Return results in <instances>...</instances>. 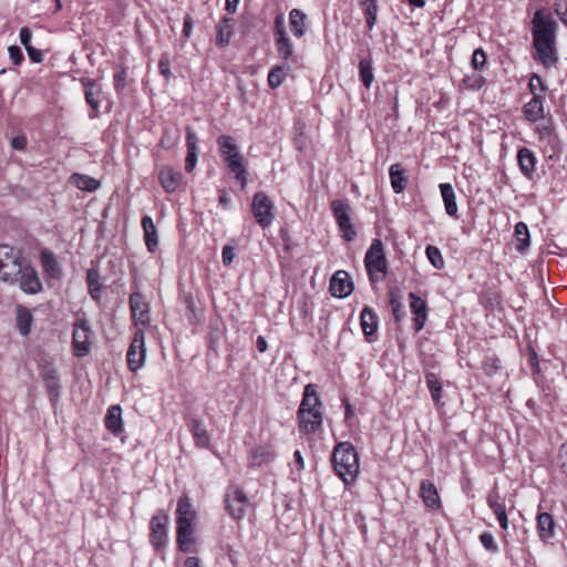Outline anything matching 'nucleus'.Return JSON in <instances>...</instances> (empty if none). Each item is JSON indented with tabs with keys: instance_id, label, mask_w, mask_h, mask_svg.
<instances>
[{
	"instance_id": "1",
	"label": "nucleus",
	"mask_w": 567,
	"mask_h": 567,
	"mask_svg": "<svg viewBox=\"0 0 567 567\" xmlns=\"http://www.w3.org/2000/svg\"><path fill=\"white\" fill-rule=\"evenodd\" d=\"M558 24L548 9L542 8L534 12L532 19L533 47L537 59L546 68L556 65V33Z\"/></svg>"
},
{
	"instance_id": "2",
	"label": "nucleus",
	"mask_w": 567,
	"mask_h": 567,
	"mask_svg": "<svg viewBox=\"0 0 567 567\" xmlns=\"http://www.w3.org/2000/svg\"><path fill=\"white\" fill-rule=\"evenodd\" d=\"M332 464L343 483L351 484L359 473V457L354 446L349 442L338 443L332 452Z\"/></svg>"
},
{
	"instance_id": "3",
	"label": "nucleus",
	"mask_w": 567,
	"mask_h": 567,
	"mask_svg": "<svg viewBox=\"0 0 567 567\" xmlns=\"http://www.w3.org/2000/svg\"><path fill=\"white\" fill-rule=\"evenodd\" d=\"M216 143L229 172L234 174L235 178L240 182L241 187L245 188L247 184V172L244 157L239 153L235 138L230 135H220Z\"/></svg>"
},
{
	"instance_id": "4",
	"label": "nucleus",
	"mask_w": 567,
	"mask_h": 567,
	"mask_svg": "<svg viewBox=\"0 0 567 567\" xmlns=\"http://www.w3.org/2000/svg\"><path fill=\"white\" fill-rule=\"evenodd\" d=\"M21 252L8 245H0V280L13 284L23 271Z\"/></svg>"
},
{
	"instance_id": "5",
	"label": "nucleus",
	"mask_w": 567,
	"mask_h": 567,
	"mask_svg": "<svg viewBox=\"0 0 567 567\" xmlns=\"http://www.w3.org/2000/svg\"><path fill=\"white\" fill-rule=\"evenodd\" d=\"M364 266L371 281L380 280V276H377V274H386L388 261L381 239L372 240L364 256Z\"/></svg>"
},
{
	"instance_id": "6",
	"label": "nucleus",
	"mask_w": 567,
	"mask_h": 567,
	"mask_svg": "<svg viewBox=\"0 0 567 567\" xmlns=\"http://www.w3.org/2000/svg\"><path fill=\"white\" fill-rule=\"evenodd\" d=\"M331 210L346 241H352L357 231L351 223V207L342 199H334L331 202Z\"/></svg>"
},
{
	"instance_id": "7",
	"label": "nucleus",
	"mask_w": 567,
	"mask_h": 567,
	"mask_svg": "<svg viewBox=\"0 0 567 567\" xmlns=\"http://www.w3.org/2000/svg\"><path fill=\"white\" fill-rule=\"evenodd\" d=\"M251 212L256 223L261 228H268L274 223V203L266 193L257 192L254 195Z\"/></svg>"
},
{
	"instance_id": "8",
	"label": "nucleus",
	"mask_w": 567,
	"mask_h": 567,
	"mask_svg": "<svg viewBox=\"0 0 567 567\" xmlns=\"http://www.w3.org/2000/svg\"><path fill=\"white\" fill-rule=\"evenodd\" d=\"M248 505V497L243 488L231 485L226 489L225 507L234 519H241Z\"/></svg>"
},
{
	"instance_id": "9",
	"label": "nucleus",
	"mask_w": 567,
	"mask_h": 567,
	"mask_svg": "<svg viewBox=\"0 0 567 567\" xmlns=\"http://www.w3.org/2000/svg\"><path fill=\"white\" fill-rule=\"evenodd\" d=\"M93 332L85 319L76 320L74 323L72 344L76 357H85L91 349V337Z\"/></svg>"
},
{
	"instance_id": "10",
	"label": "nucleus",
	"mask_w": 567,
	"mask_h": 567,
	"mask_svg": "<svg viewBox=\"0 0 567 567\" xmlns=\"http://www.w3.org/2000/svg\"><path fill=\"white\" fill-rule=\"evenodd\" d=\"M168 516L163 512H157L151 519L150 540L156 551H162L167 544V524Z\"/></svg>"
},
{
	"instance_id": "11",
	"label": "nucleus",
	"mask_w": 567,
	"mask_h": 567,
	"mask_svg": "<svg viewBox=\"0 0 567 567\" xmlns=\"http://www.w3.org/2000/svg\"><path fill=\"white\" fill-rule=\"evenodd\" d=\"M146 357V348H145V340H144V332L137 331L128 347L127 353H126V360H127V367L132 372H136L140 370L145 362Z\"/></svg>"
},
{
	"instance_id": "12",
	"label": "nucleus",
	"mask_w": 567,
	"mask_h": 567,
	"mask_svg": "<svg viewBox=\"0 0 567 567\" xmlns=\"http://www.w3.org/2000/svg\"><path fill=\"white\" fill-rule=\"evenodd\" d=\"M130 308L135 324L146 326L150 322V306L141 292L131 293Z\"/></svg>"
},
{
	"instance_id": "13",
	"label": "nucleus",
	"mask_w": 567,
	"mask_h": 567,
	"mask_svg": "<svg viewBox=\"0 0 567 567\" xmlns=\"http://www.w3.org/2000/svg\"><path fill=\"white\" fill-rule=\"evenodd\" d=\"M329 290L333 297H348L353 290V284L349 274L344 270L336 271L330 280Z\"/></svg>"
},
{
	"instance_id": "14",
	"label": "nucleus",
	"mask_w": 567,
	"mask_h": 567,
	"mask_svg": "<svg viewBox=\"0 0 567 567\" xmlns=\"http://www.w3.org/2000/svg\"><path fill=\"white\" fill-rule=\"evenodd\" d=\"M410 309L413 315V324L416 332L421 331L427 320V305L424 299L414 292L409 293Z\"/></svg>"
},
{
	"instance_id": "15",
	"label": "nucleus",
	"mask_w": 567,
	"mask_h": 567,
	"mask_svg": "<svg viewBox=\"0 0 567 567\" xmlns=\"http://www.w3.org/2000/svg\"><path fill=\"white\" fill-rule=\"evenodd\" d=\"M194 520L188 519H177V545L181 551L190 553L194 551L195 548H192V544L194 543Z\"/></svg>"
},
{
	"instance_id": "16",
	"label": "nucleus",
	"mask_w": 567,
	"mask_h": 567,
	"mask_svg": "<svg viewBox=\"0 0 567 567\" xmlns=\"http://www.w3.org/2000/svg\"><path fill=\"white\" fill-rule=\"evenodd\" d=\"M18 281L22 291L29 295H35L42 290V282L38 272L30 265L23 266V271L19 275Z\"/></svg>"
},
{
	"instance_id": "17",
	"label": "nucleus",
	"mask_w": 567,
	"mask_h": 567,
	"mask_svg": "<svg viewBox=\"0 0 567 567\" xmlns=\"http://www.w3.org/2000/svg\"><path fill=\"white\" fill-rule=\"evenodd\" d=\"M81 83L84 87L85 101L94 112V114H91L90 116L95 117L100 107L102 87L95 80L90 78H82Z\"/></svg>"
},
{
	"instance_id": "18",
	"label": "nucleus",
	"mask_w": 567,
	"mask_h": 567,
	"mask_svg": "<svg viewBox=\"0 0 567 567\" xmlns=\"http://www.w3.org/2000/svg\"><path fill=\"white\" fill-rule=\"evenodd\" d=\"M322 402L318 395L317 388L315 384H307L303 390L301 403L299 405L297 415L303 413H310L313 411L321 410Z\"/></svg>"
},
{
	"instance_id": "19",
	"label": "nucleus",
	"mask_w": 567,
	"mask_h": 567,
	"mask_svg": "<svg viewBox=\"0 0 567 567\" xmlns=\"http://www.w3.org/2000/svg\"><path fill=\"white\" fill-rule=\"evenodd\" d=\"M187 426L193 435L195 445L199 449H208L210 445V435L204 424V421L199 417H192L187 422Z\"/></svg>"
},
{
	"instance_id": "20",
	"label": "nucleus",
	"mask_w": 567,
	"mask_h": 567,
	"mask_svg": "<svg viewBox=\"0 0 567 567\" xmlns=\"http://www.w3.org/2000/svg\"><path fill=\"white\" fill-rule=\"evenodd\" d=\"M298 417V429L299 432L303 434H313L316 433L321 424H322V411H313L310 413H303L297 415Z\"/></svg>"
},
{
	"instance_id": "21",
	"label": "nucleus",
	"mask_w": 567,
	"mask_h": 567,
	"mask_svg": "<svg viewBox=\"0 0 567 567\" xmlns=\"http://www.w3.org/2000/svg\"><path fill=\"white\" fill-rule=\"evenodd\" d=\"M40 374L50 395L58 396L60 391V379L54 365L51 362L41 364Z\"/></svg>"
},
{
	"instance_id": "22",
	"label": "nucleus",
	"mask_w": 567,
	"mask_h": 567,
	"mask_svg": "<svg viewBox=\"0 0 567 567\" xmlns=\"http://www.w3.org/2000/svg\"><path fill=\"white\" fill-rule=\"evenodd\" d=\"M523 113L528 122L536 123L544 120V95L535 94L523 107Z\"/></svg>"
},
{
	"instance_id": "23",
	"label": "nucleus",
	"mask_w": 567,
	"mask_h": 567,
	"mask_svg": "<svg viewBox=\"0 0 567 567\" xmlns=\"http://www.w3.org/2000/svg\"><path fill=\"white\" fill-rule=\"evenodd\" d=\"M158 178L165 192L174 193L179 187L183 175L172 167H163L159 171Z\"/></svg>"
},
{
	"instance_id": "24",
	"label": "nucleus",
	"mask_w": 567,
	"mask_h": 567,
	"mask_svg": "<svg viewBox=\"0 0 567 567\" xmlns=\"http://www.w3.org/2000/svg\"><path fill=\"white\" fill-rule=\"evenodd\" d=\"M420 496L424 505L432 509H439L441 507V499L435 485L425 480L421 482Z\"/></svg>"
},
{
	"instance_id": "25",
	"label": "nucleus",
	"mask_w": 567,
	"mask_h": 567,
	"mask_svg": "<svg viewBox=\"0 0 567 567\" xmlns=\"http://www.w3.org/2000/svg\"><path fill=\"white\" fill-rule=\"evenodd\" d=\"M517 163L522 174L527 178H532L537 163L534 153L527 147L519 148L517 152Z\"/></svg>"
},
{
	"instance_id": "26",
	"label": "nucleus",
	"mask_w": 567,
	"mask_h": 567,
	"mask_svg": "<svg viewBox=\"0 0 567 567\" xmlns=\"http://www.w3.org/2000/svg\"><path fill=\"white\" fill-rule=\"evenodd\" d=\"M105 427L114 435H118L123 429L122 409L120 405H111L104 417Z\"/></svg>"
},
{
	"instance_id": "27",
	"label": "nucleus",
	"mask_w": 567,
	"mask_h": 567,
	"mask_svg": "<svg viewBox=\"0 0 567 567\" xmlns=\"http://www.w3.org/2000/svg\"><path fill=\"white\" fill-rule=\"evenodd\" d=\"M186 146H187V155L185 159V171L187 173L193 172L197 163V142L198 138L195 132L190 128H186Z\"/></svg>"
},
{
	"instance_id": "28",
	"label": "nucleus",
	"mask_w": 567,
	"mask_h": 567,
	"mask_svg": "<svg viewBox=\"0 0 567 567\" xmlns=\"http://www.w3.org/2000/svg\"><path fill=\"white\" fill-rule=\"evenodd\" d=\"M40 258L43 270L50 278L60 279L62 277V269L52 251L48 249L42 250Z\"/></svg>"
},
{
	"instance_id": "29",
	"label": "nucleus",
	"mask_w": 567,
	"mask_h": 567,
	"mask_svg": "<svg viewBox=\"0 0 567 567\" xmlns=\"http://www.w3.org/2000/svg\"><path fill=\"white\" fill-rule=\"evenodd\" d=\"M233 34V19L224 17L216 27V44L221 48L228 45Z\"/></svg>"
},
{
	"instance_id": "30",
	"label": "nucleus",
	"mask_w": 567,
	"mask_h": 567,
	"mask_svg": "<svg viewBox=\"0 0 567 567\" xmlns=\"http://www.w3.org/2000/svg\"><path fill=\"white\" fill-rule=\"evenodd\" d=\"M389 176L391 187L395 194H401L406 187L408 178L401 164L395 163L390 166Z\"/></svg>"
},
{
	"instance_id": "31",
	"label": "nucleus",
	"mask_w": 567,
	"mask_h": 567,
	"mask_svg": "<svg viewBox=\"0 0 567 567\" xmlns=\"http://www.w3.org/2000/svg\"><path fill=\"white\" fill-rule=\"evenodd\" d=\"M142 228L144 231L145 245L148 251L154 252L157 249L158 240H157V231L155 224L151 216H144L142 218Z\"/></svg>"
},
{
	"instance_id": "32",
	"label": "nucleus",
	"mask_w": 567,
	"mask_h": 567,
	"mask_svg": "<svg viewBox=\"0 0 567 567\" xmlns=\"http://www.w3.org/2000/svg\"><path fill=\"white\" fill-rule=\"evenodd\" d=\"M441 195L444 202L445 212L449 216L457 218V204L454 189L451 184H440Z\"/></svg>"
},
{
	"instance_id": "33",
	"label": "nucleus",
	"mask_w": 567,
	"mask_h": 567,
	"mask_svg": "<svg viewBox=\"0 0 567 567\" xmlns=\"http://www.w3.org/2000/svg\"><path fill=\"white\" fill-rule=\"evenodd\" d=\"M555 526L554 518L550 514L540 513L537 515V530L542 540L546 542L554 536Z\"/></svg>"
},
{
	"instance_id": "34",
	"label": "nucleus",
	"mask_w": 567,
	"mask_h": 567,
	"mask_svg": "<svg viewBox=\"0 0 567 567\" xmlns=\"http://www.w3.org/2000/svg\"><path fill=\"white\" fill-rule=\"evenodd\" d=\"M362 331L367 338L371 337L378 329V317L370 307H364L360 315Z\"/></svg>"
},
{
	"instance_id": "35",
	"label": "nucleus",
	"mask_w": 567,
	"mask_h": 567,
	"mask_svg": "<svg viewBox=\"0 0 567 567\" xmlns=\"http://www.w3.org/2000/svg\"><path fill=\"white\" fill-rule=\"evenodd\" d=\"M17 328L21 336L27 337L31 332L32 323H33V316L31 311L23 307L18 306L17 308Z\"/></svg>"
},
{
	"instance_id": "36",
	"label": "nucleus",
	"mask_w": 567,
	"mask_h": 567,
	"mask_svg": "<svg viewBox=\"0 0 567 567\" xmlns=\"http://www.w3.org/2000/svg\"><path fill=\"white\" fill-rule=\"evenodd\" d=\"M359 6L364 13L368 29L373 30L379 10L377 0H359Z\"/></svg>"
},
{
	"instance_id": "37",
	"label": "nucleus",
	"mask_w": 567,
	"mask_h": 567,
	"mask_svg": "<svg viewBox=\"0 0 567 567\" xmlns=\"http://www.w3.org/2000/svg\"><path fill=\"white\" fill-rule=\"evenodd\" d=\"M305 20L306 14L301 10L292 9L289 12L290 30L296 38H301L305 35Z\"/></svg>"
},
{
	"instance_id": "38",
	"label": "nucleus",
	"mask_w": 567,
	"mask_h": 567,
	"mask_svg": "<svg viewBox=\"0 0 567 567\" xmlns=\"http://www.w3.org/2000/svg\"><path fill=\"white\" fill-rule=\"evenodd\" d=\"M250 457L251 465L260 467L272 462L275 460V453L267 446H258L251 451Z\"/></svg>"
},
{
	"instance_id": "39",
	"label": "nucleus",
	"mask_w": 567,
	"mask_h": 567,
	"mask_svg": "<svg viewBox=\"0 0 567 567\" xmlns=\"http://www.w3.org/2000/svg\"><path fill=\"white\" fill-rule=\"evenodd\" d=\"M401 299H402V297H401V292L399 289L395 288V289L390 290L389 305L391 307L393 317L396 322H400L405 316L404 306H403Z\"/></svg>"
},
{
	"instance_id": "40",
	"label": "nucleus",
	"mask_w": 567,
	"mask_h": 567,
	"mask_svg": "<svg viewBox=\"0 0 567 567\" xmlns=\"http://www.w3.org/2000/svg\"><path fill=\"white\" fill-rule=\"evenodd\" d=\"M290 70L289 65L288 64H282V65H276L274 66L269 73H268V85L271 87V89H277L279 87L284 81H285V78L288 73V71Z\"/></svg>"
},
{
	"instance_id": "41",
	"label": "nucleus",
	"mask_w": 567,
	"mask_h": 567,
	"mask_svg": "<svg viewBox=\"0 0 567 567\" xmlns=\"http://www.w3.org/2000/svg\"><path fill=\"white\" fill-rule=\"evenodd\" d=\"M425 382L431 393L433 402L439 405L442 396V384L437 375L434 372H427L425 374Z\"/></svg>"
},
{
	"instance_id": "42",
	"label": "nucleus",
	"mask_w": 567,
	"mask_h": 567,
	"mask_svg": "<svg viewBox=\"0 0 567 567\" xmlns=\"http://www.w3.org/2000/svg\"><path fill=\"white\" fill-rule=\"evenodd\" d=\"M73 184L82 190L94 192L100 187V182L87 175L74 173L71 176Z\"/></svg>"
},
{
	"instance_id": "43",
	"label": "nucleus",
	"mask_w": 567,
	"mask_h": 567,
	"mask_svg": "<svg viewBox=\"0 0 567 567\" xmlns=\"http://www.w3.org/2000/svg\"><path fill=\"white\" fill-rule=\"evenodd\" d=\"M275 45L278 55L285 60H291L293 58V44L288 35L275 39Z\"/></svg>"
},
{
	"instance_id": "44",
	"label": "nucleus",
	"mask_w": 567,
	"mask_h": 567,
	"mask_svg": "<svg viewBox=\"0 0 567 567\" xmlns=\"http://www.w3.org/2000/svg\"><path fill=\"white\" fill-rule=\"evenodd\" d=\"M542 122L536 126V133L538 134L539 141L553 144L556 140L554 134V126L550 120H540Z\"/></svg>"
},
{
	"instance_id": "45",
	"label": "nucleus",
	"mask_w": 567,
	"mask_h": 567,
	"mask_svg": "<svg viewBox=\"0 0 567 567\" xmlns=\"http://www.w3.org/2000/svg\"><path fill=\"white\" fill-rule=\"evenodd\" d=\"M359 73H360V80L362 81L363 85L367 89H370V86L374 80L372 60L370 58L360 60Z\"/></svg>"
},
{
	"instance_id": "46",
	"label": "nucleus",
	"mask_w": 567,
	"mask_h": 567,
	"mask_svg": "<svg viewBox=\"0 0 567 567\" xmlns=\"http://www.w3.org/2000/svg\"><path fill=\"white\" fill-rule=\"evenodd\" d=\"M195 513L192 508L190 501L187 496L181 497L177 503L176 508V520L177 519H188L194 520Z\"/></svg>"
},
{
	"instance_id": "47",
	"label": "nucleus",
	"mask_w": 567,
	"mask_h": 567,
	"mask_svg": "<svg viewBox=\"0 0 567 567\" xmlns=\"http://www.w3.org/2000/svg\"><path fill=\"white\" fill-rule=\"evenodd\" d=\"M515 237L519 243L517 250L523 251L529 246V230L524 221H519L515 225Z\"/></svg>"
},
{
	"instance_id": "48",
	"label": "nucleus",
	"mask_w": 567,
	"mask_h": 567,
	"mask_svg": "<svg viewBox=\"0 0 567 567\" xmlns=\"http://www.w3.org/2000/svg\"><path fill=\"white\" fill-rule=\"evenodd\" d=\"M425 252L429 261L435 269L441 270L444 268V258L437 247L430 245L426 247Z\"/></svg>"
},
{
	"instance_id": "49",
	"label": "nucleus",
	"mask_w": 567,
	"mask_h": 567,
	"mask_svg": "<svg viewBox=\"0 0 567 567\" xmlns=\"http://www.w3.org/2000/svg\"><path fill=\"white\" fill-rule=\"evenodd\" d=\"M86 281L90 290V295L94 300L100 299L101 285L99 282L97 272L94 269H89L86 275Z\"/></svg>"
},
{
	"instance_id": "50",
	"label": "nucleus",
	"mask_w": 567,
	"mask_h": 567,
	"mask_svg": "<svg viewBox=\"0 0 567 567\" xmlns=\"http://www.w3.org/2000/svg\"><path fill=\"white\" fill-rule=\"evenodd\" d=\"M487 504L489 508L493 511L496 518L504 516L506 513L505 505L501 502V497L498 494L492 493L487 497Z\"/></svg>"
},
{
	"instance_id": "51",
	"label": "nucleus",
	"mask_w": 567,
	"mask_h": 567,
	"mask_svg": "<svg viewBox=\"0 0 567 567\" xmlns=\"http://www.w3.org/2000/svg\"><path fill=\"white\" fill-rule=\"evenodd\" d=\"M480 542L482 546L491 554H497L499 551L498 545L492 533L484 532L480 535Z\"/></svg>"
},
{
	"instance_id": "52",
	"label": "nucleus",
	"mask_w": 567,
	"mask_h": 567,
	"mask_svg": "<svg viewBox=\"0 0 567 567\" xmlns=\"http://www.w3.org/2000/svg\"><path fill=\"white\" fill-rule=\"evenodd\" d=\"M463 84L466 89L476 91L485 85V79L480 74H471L463 79Z\"/></svg>"
},
{
	"instance_id": "53",
	"label": "nucleus",
	"mask_w": 567,
	"mask_h": 567,
	"mask_svg": "<svg viewBox=\"0 0 567 567\" xmlns=\"http://www.w3.org/2000/svg\"><path fill=\"white\" fill-rule=\"evenodd\" d=\"M487 56L482 48L476 49L473 52L471 64L474 70L482 71L486 65Z\"/></svg>"
},
{
	"instance_id": "54",
	"label": "nucleus",
	"mask_w": 567,
	"mask_h": 567,
	"mask_svg": "<svg viewBox=\"0 0 567 567\" xmlns=\"http://www.w3.org/2000/svg\"><path fill=\"white\" fill-rule=\"evenodd\" d=\"M483 371L486 375L493 377L499 369V359L497 357H487L483 360Z\"/></svg>"
},
{
	"instance_id": "55",
	"label": "nucleus",
	"mask_w": 567,
	"mask_h": 567,
	"mask_svg": "<svg viewBox=\"0 0 567 567\" xmlns=\"http://www.w3.org/2000/svg\"><path fill=\"white\" fill-rule=\"evenodd\" d=\"M528 87L533 95L544 94L545 91L547 90V86L545 85L543 79L537 74H533L530 76L529 82H528Z\"/></svg>"
},
{
	"instance_id": "56",
	"label": "nucleus",
	"mask_w": 567,
	"mask_h": 567,
	"mask_svg": "<svg viewBox=\"0 0 567 567\" xmlns=\"http://www.w3.org/2000/svg\"><path fill=\"white\" fill-rule=\"evenodd\" d=\"M158 71L166 80H169L172 78L171 56L168 53H163L161 55L158 61Z\"/></svg>"
},
{
	"instance_id": "57",
	"label": "nucleus",
	"mask_w": 567,
	"mask_h": 567,
	"mask_svg": "<svg viewBox=\"0 0 567 567\" xmlns=\"http://www.w3.org/2000/svg\"><path fill=\"white\" fill-rule=\"evenodd\" d=\"M555 12L560 21L567 27V0H555Z\"/></svg>"
},
{
	"instance_id": "58",
	"label": "nucleus",
	"mask_w": 567,
	"mask_h": 567,
	"mask_svg": "<svg viewBox=\"0 0 567 567\" xmlns=\"http://www.w3.org/2000/svg\"><path fill=\"white\" fill-rule=\"evenodd\" d=\"M9 58L14 65H20L24 59L21 49L17 45H10L8 48Z\"/></svg>"
},
{
	"instance_id": "59",
	"label": "nucleus",
	"mask_w": 567,
	"mask_h": 567,
	"mask_svg": "<svg viewBox=\"0 0 567 567\" xmlns=\"http://www.w3.org/2000/svg\"><path fill=\"white\" fill-rule=\"evenodd\" d=\"M114 87L117 92H121L125 87L126 72L123 68H120L113 78Z\"/></svg>"
},
{
	"instance_id": "60",
	"label": "nucleus",
	"mask_w": 567,
	"mask_h": 567,
	"mask_svg": "<svg viewBox=\"0 0 567 567\" xmlns=\"http://www.w3.org/2000/svg\"><path fill=\"white\" fill-rule=\"evenodd\" d=\"M288 35L285 28L284 14H278L275 19V39Z\"/></svg>"
},
{
	"instance_id": "61",
	"label": "nucleus",
	"mask_w": 567,
	"mask_h": 567,
	"mask_svg": "<svg viewBox=\"0 0 567 567\" xmlns=\"http://www.w3.org/2000/svg\"><path fill=\"white\" fill-rule=\"evenodd\" d=\"M235 258V248L230 245H225L221 250V259L225 266H229Z\"/></svg>"
},
{
	"instance_id": "62",
	"label": "nucleus",
	"mask_w": 567,
	"mask_h": 567,
	"mask_svg": "<svg viewBox=\"0 0 567 567\" xmlns=\"http://www.w3.org/2000/svg\"><path fill=\"white\" fill-rule=\"evenodd\" d=\"M29 59L34 63H41L43 61V52L40 49L34 47H29L25 49Z\"/></svg>"
},
{
	"instance_id": "63",
	"label": "nucleus",
	"mask_w": 567,
	"mask_h": 567,
	"mask_svg": "<svg viewBox=\"0 0 567 567\" xmlns=\"http://www.w3.org/2000/svg\"><path fill=\"white\" fill-rule=\"evenodd\" d=\"M19 38L24 49L31 47L32 31L28 27L21 28Z\"/></svg>"
},
{
	"instance_id": "64",
	"label": "nucleus",
	"mask_w": 567,
	"mask_h": 567,
	"mask_svg": "<svg viewBox=\"0 0 567 567\" xmlns=\"http://www.w3.org/2000/svg\"><path fill=\"white\" fill-rule=\"evenodd\" d=\"M11 146L14 150L22 151L27 146V138L23 135H19L12 138Z\"/></svg>"
}]
</instances>
